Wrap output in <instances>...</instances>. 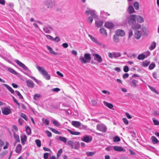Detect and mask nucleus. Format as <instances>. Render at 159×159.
<instances>
[{
	"mask_svg": "<svg viewBox=\"0 0 159 159\" xmlns=\"http://www.w3.org/2000/svg\"><path fill=\"white\" fill-rule=\"evenodd\" d=\"M91 59L90 54L89 53H85L84 55V57L81 56L79 58V60L82 63H86L89 61H90Z\"/></svg>",
	"mask_w": 159,
	"mask_h": 159,
	"instance_id": "2",
	"label": "nucleus"
},
{
	"mask_svg": "<svg viewBox=\"0 0 159 159\" xmlns=\"http://www.w3.org/2000/svg\"><path fill=\"white\" fill-rule=\"evenodd\" d=\"M93 18L92 17L89 16L87 18V21L90 24H91L93 22Z\"/></svg>",
	"mask_w": 159,
	"mask_h": 159,
	"instance_id": "46",
	"label": "nucleus"
},
{
	"mask_svg": "<svg viewBox=\"0 0 159 159\" xmlns=\"http://www.w3.org/2000/svg\"><path fill=\"white\" fill-rule=\"evenodd\" d=\"M82 141L86 143H89L92 140V137L89 136H87L81 139Z\"/></svg>",
	"mask_w": 159,
	"mask_h": 159,
	"instance_id": "12",
	"label": "nucleus"
},
{
	"mask_svg": "<svg viewBox=\"0 0 159 159\" xmlns=\"http://www.w3.org/2000/svg\"><path fill=\"white\" fill-rule=\"evenodd\" d=\"M113 52H109L108 53V57L111 59H112L113 58H114L113 56Z\"/></svg>",
	"mask_w": 159,
	"mask_h": 159,
	"instance_id": "56",
	"label": "nucleus"
},
{
	"mask_svg": "<svg viewBox=\"0 0 159 159\" xmlns=\"http://www.w3.org/2000/svg\"><path fill=\"white\" fill-rule=\"evenodd\" d=\"M44 5L47 7L48 8L52 9L56 6V3L52 0H46L43 2Z\"/></svg>",
	"mask_w": 159,
	"mask_h": 159,
	"instance_id": "3",
	"label": "nucleus"
},
{
	"mask_svg": "<svg viewBox=\"0 0 159 159\" xmlns=\"http://www.w3.org/2000/svg\"><path fill=\"white\" fill-rule=\"evenodd\" d=\"M42 75L45 79L47 80H50L51 78L50 75L48 74L47 72H46V73H44Z\"/></svg>",
	"mask_w": 159,
	"mask_h": 159,
	"instance_id": "27",
	"label": "nucleus"
},
{
	"mask_svg": "<svg viewBox=\"0 0 159 159\" xmlns=\"http://www.w3.org/2000/svg\"><path fill=\"white\" fill-rule=\"evenodd\" d=\"M2 110V114L5 115H7L11 113V110L8 108H3Z\"/></svg>",
	"mask_w": 159,
	"mask_h": 159,
	"instance_id": "8",
	"label": "nucleus"
},
{
	"mask_svg": "<svg viewBox=\"0 0 159 159\" xmlns=\"http://www.w3.org/2000/svg\"><path fill=\"white\" fill-rule=\"evenodd\" d=\"M133 32L132 30H130L129 31V38H130L132 36Z\"/></svg>",
	"mask_w": 159,
	"mask_h": 159,
	"instance_id": "61",
	"label": "nucleus"
},
{
	"mask_svg": "<svg viewBox=\"0 0 159 159\" xmlns=\"http://www.w3.org/2000/svg\"><path fill=\"white\" fill-rule=\"evenodd\" d=\"M67 130L72 134L75 135H79L80 134V132L77 131H74L70 129H67Z\"/></svg>",
	"mask_w": 159,
	"mask_h": 159,
	"instance_id": "29",
	"label": "nucleus"
},
{
	"mask_svg": "<svg viewBox=\"0 0 159 159\" xmlns=\"http://www.w3.org/2000/svg\"><path fill=\"white\" fill-rule=\"evenodd\" d=\"M155 66V64L154 63H152L149 66L148 68L150 70L153 69Z\"/></svg>",
	"mask_w": 159,
	"mask_h": 159,
	"instance_id": "51",
	"label": "nucleus"
},
{
	"mask_svg": "<svg viewBox=\"0 0 159 159\" xmlns=\"http://www.w3.org/2000/svg\"><path fill=\"white\" fill-rule=\"evenodd\" d=\"M153 122L155 125H159V121L156 120L155 119H153Z\"/></svg>",
	"mask_w": 159,
	"mask_h": 159,
	"instance_id": "57",
	"label": "nucleus"
},
{
	"mask_svg": "<svg viewBox=\"0 0 159 159\" xmlns=\"http://www.w3.org/2000/svg\"><path fill=\"white\" fill-rule=\"evenodd\" d=\"M116 35L117 36L123 37L125 35L124 31L122 30L118 29L116 31Z\"/></svg>",
	"mask_w": 159,
	"mask_h": 159,
	"instance_id": "10",
	"label": "nucleus"
},
{
	"mask_svg": "<svg viewBox=\"0 0 159 159\" xmlns=\"http://www.w3.org/2000/svg\"><path fill=\"white\" fill-rule=\"evenodd\" d=\"M71 124L73 126L77 128H79L81 125V124L80 122L76 121H72Z\"/></svg>",
	"mask_w": 159,
	"mask_h": 159,
	"instance_id": "14",
	"label": "nucleus"
},
{
	"mask_svg": "<svg viewBox=\"0 0 159 159\" xmlns=\"http://www.w3.org/2000/svg\"><path fill=\"white\" fill-rule=\"evenodd\" d=\"M93 55L94 57V60L99 63H101L102 61V59L101 57L98 54L93 53Z\"/></svg>",
	"mask_w": 159,
	"mask_h": 159,
	"instance_id": "5",
	"label": "nucleus"
},
{
	"mask_svg": "<svg viewBox=\"0 0 159 159\" xmlns=\"http://www.w3.org/2000/svg\"><path fill=\"white\" fill-rule=\"evenodd\" d=\"M67 144L68 145H70L71 147V148L72 149H73L74 148V146H73V142L71 140L67 142Z\"/></svg>",
	"mask_w": 159,
	"mask_h": 159,
	"instance_id": "48",
	"label": "nucleus"
},
{
	"mask_svg": "<svg viewBox=\"0 0 159 159\" xmlns=\"http://www.w3.org/2000/svg\"><path fill=\"white\" fill-rule=\"evenodd\" d=\"M8 70L11 73L14 74H16L17 72L13 69H12L11 68H8Z\"/></svg>",
	"mask_w": 159,
	"mask_h": 159,
	"instance_id": "50",
	"label": "nucleus"
},
{
	"mask_svg": "<svg viewBox=\"0 0 159 159\" xmlns=\"http://www.w3.org/2000/svg\"><path fill=\"white\" fill-rule=\"evenodd\" d=\"M131 28L133 30L139 29L141 28V25L138 23H136L132 25Z\"/></svg>",
	"mask_w": 159,
	"mask_h": 159,
	"instance_id": "16",
	"label": "nucleus"
},
{
	"mask_svg": "<svg viewBox=\"0 0 159 159\" xmlns=\"http://www.w3.org/2000/svg\"><path fill=\"white\" fill-rule=\"evenodd\" d=\"M148 87L152 91H154L155 93L157 94H159V93L154 88L150 86H148Z\"/></svg>",
	"mask_w": 159,
	"mask_h": 159,
	"instance_id": "54",
	"label": "nucleus"
},
{
	"mask_svg": "<svg viewBox=\"0 0 159 159\" xmlns=\"http://www.w3.org/2000/svg\"><path fill=\"white\" fill-rule=\"evenodd\" d=\"M96 153L95 152H86L87 156L88 157L92 156Z\"/></svg>",
	"mask_w": 159,
	"mask_h": 159,
	"instance_id": "33",
	"label": "nucleus"
},
{
	"mask_svg": "<svg viewBox=\"0 0 159 159\" xmlns=\"http://www.w3.org/2000/svg\"><path fill=\"white\" fill-rule=\"evenodd\" d=\"M8 152L7 151H4L1 153V157H3Z\"/></svg>",
	"mask_w": 159,
	"mask_h": 159,
	"instance_id": "55",
	"label": "nucleus"
},
{
	"mask_svg": "<svg viewBox=\"0 0 159 159\" xmlns=\"http://www.w3.org/2000/svg\"><path fill=\"white\" fill-rule=\"evenodd\" d=\"M25 74L29 76L31 79L34 80L36 83H38L39 82V81H38L34 77L32 76H30L28 75V74L26 73H25Z\"/></svg>",
	"mask_w": 159,
	"mask_h": 159,
	"instance_id": "44",
	"label": "nucleus"
},
{
	"mask_svg": "<svg viewBox=\"0 0 159 159\" xmlns=\"http://www.w3.org/2000/svg\"><path fill=\"white\" fill-rule=\"evenodd\" d=\"M14 137L15 139V141L16 143H18L20 142L19 137L18 135L14 134Z\"/></svg>",
	"mask_w": 159,
	"mask_h": 159,
	"instance_id": "39",
	"label": "nucleus"
},
{
	"mask_svg": "<svg viewBox=\"0 0 159 159\" xmlns=\"http://www.w3.org/2000/svg\"><path fill=\"white\" fill-rule=\"evenodd\" d=\"M103 103L105 106L110 109H112L113 107V105L111 103H109L104 101L103 102Z\"/></svg>",
	"mask_w": 159,
	"mask_h": 159,
	"instance_id": "20",
	"label": "nucleus"
},
{
	"mask_svg": "<svg viewBox=\"0 0 159 159\" xmlns=\"http://www.w3.org/2000/svg\"><path fill=\"white\" fill-rule=\"evenodd\" d=\"M62 152V149H60L59 150L57 154V159H58L60 155Z\"/></svg>",
	"mask_w": 159,
	"mask_h": 159,
	"instance_id": "45",
	"label": "nucleus"
},
{
	"mask_svg": "<svg viewBox=\"0 0 159 159\" xmlns=\"http://www.w3.org/2000/svg\"><path fill=\"white\" fill-rule=\"evenodd\" d=\"M88 36L93 42H95V43H96L98 41L94 37H93V36H92L90 34H89Z\"/></svg>",
	"mask_w": 159,
	"mask_h": 159,
	"instance_id": "43",
	"label": "nucleus"
},
{
	"mask_svg": "<svg viewBox=\"0 0 159 159\" xmlns=\"http://www.w3.org/2000/svg\"><path fill=\"white\" fill-rule=\"evenodd\" d=\"M138 81L137 80H133L130 83V85L133 87L135 88L137 86Z\"/></svg>",
	"mask_w": 159,
	"mask_h": 159,
	"instance_id": "19",
	"label": "nucleus"
},
{
	"mask_svg": "<svg viewBox=\"0 0 159 159\" xmlns=\"http://www.w3.org/2000/svg\"><path fill=\"white\" fill-rule=\"evenodd\" d=\"M123 70L125 72H128L129 70L128 67L126 66H125L124 67Z\"/></svg>",
	"mask_w": 159,
	"mask_h": 159,
	"instance_id": "59",
	"label": "nucleus"
},
{
	"mask_svg": "<svg viewBox=\"0 0 159 159\" xmlns=\"http://www.w3.org/2000/svg\"><path fill=\"white\" fill-rule=\"evenodd\" d=\"M113 40L114 42L116 43H117L119 42L120 39L116 35H114L113 37Z\"/></svg>",
	"mask_w": 159,
	"mask_h": 159,
	"instance_id": "24",
	"label": "nucleus"
},
{
	"mask_svg": "<svg viewBox=\"0 0 159 159\" xmlns=\"http://www.w3.org/2000/svg\"><path fill=\"white\" fill-rule=\"evenodd\" d=\"M60 40V38L59 37L57 36L54 39H53V41H55L56 42H59Z\"/></svg>",
	"mask_w": 159,
	"mask_h": 159,
	"instance_id": "64",
	"label": "nucleus"
},
{
	"mask_svg": "<svg viewBox=\"0 0 159 159\" xmlns=\"http://www.w3.org/2000/svg\"><path fill=\"white\" fill-rule=\"evenodd\" d=\"M100 31L101 34H102L103 35H105V37H106L107 36V34L106 30L104 28H100Z\"/></svg>",
	"mask_w": 159,
	"mask_h": 159,
	"instance_id": "25",
	"label": "nucleus"
},
{
	"mask_svg": "<svg viewBox=\"0 0 159 159\" xmlns=\"http://www.w3.org/2000/svg\"><path fill=\"white\" fill-rule=\"evenodd\" d=\"M15 62L17 64H18L21 67L25 70H26L29 72H31V71L29 69L27 66H26L24 64L21 62L20 61L18 60H16L15 61Z\"/></svg>",
	"mask_w": 159,
	"mask_h": 159,
	"instance_id": "6",
	"label": "nucleus"
},
{
	"mask_svg": "<svg viewBox=\"0 0 159 159\" xmlns=\"http://www.w3.org/2000/svg\"><path fill=\"white\" fill-rule=\"evenodd\" d=\"M52 123L53 124L55 125L56 126H59L60 124L58 123L57 121L55 120H52Z\"/></svg>",
	"mask_w": 159,
	"mask_h": 159,
	"instance_id": "52",
	"label": "nucleus"
},
{
	"mask_svg": "<svg viewBox=\"0 0 159 159\" xmlns=\"http://www.w3.org/2000/svg\"><path fill=\"white\" fill-rule=\"evenodd\" d=\"M141 33L139 31L136 30L134 33L135 38L137 39H140L141 36Z\"/></svg>",
	"mask_w": 159,
	"mask_h": 159,
	"instance_id": "15",
	"label": "nucleus"
},
{
	"mask_svg": "<svg viewBox=\"0 0 159 159\" xmlns=\"http://www.w3.org/2000/svg\"><path fill=\"white\" fill-rule=\"evenodd\" d=\"M49 129L52 132H53L55 134H61V133L60 132H59L57 130L55 129H53V128H50Z\"/></svg>",
	"mask_w": 159,
	"mask_h": 159,
	"instance_id": "41",
	"label": "nucleus"
},
{
	"mask_svg": "<svg viewBox=\"0 0 159 159\" xmlns=\"http://www.w3.org/2000/svg\"><path fill=\"white\" fill-rule=\"evenodd\" d=\"M137 16L135 15H132L129 17H127L125 21L124 20L125 24L128 22L130 25L133 24L136 22Z\"/></svg>",
	"mask_w": 159,
	"mask_h": 159,
	"instance_id": "1",
	"label": "nucleus"
},
{
	"mask_svg": "<svg viewBox=\"0 0 159 159\" xmlns=\"http://www.w3.org/2000/svg\"><path fill=\"white\" fill-rule=\"evenodd\" d=\"M113 140L114 142H116L120 141V139L119 137L118 136H116L113 137Z\"/></svg>",
	"mask_w": 159,
	"mask_h": 159,
	"instance_id": "40",
	"label": "nucleus"
},
{
	"mask_svg": "<svg viewBox=\"0 0 159 159\" xmlns=\"http://www.w3.org/2000/svg\"><path fill=\"white\" fill-rule=\"evenodd\" d=\"M36 67L42 75H43L44 73H46L47 71L43 67H41L39 66H37Z\"/></svg>",
	"mask_w": 159,
	"mask_h": 159,
	"instance_id": "9",
	"label": "nucleus"
},
{
	"mask_svg": "<svg viewBox=\"0 0 159 159\" xmlns=\"http://www.w3.org/2000/svg\"><path fill=\"white\" fill-rule=\"evenodd\" d=\"M150 63V62L147 61H145L143 63V66L144 67L147 66Z\"/></svg>",
	"mask_w": 159,
	"mask_h": 159,
	"instance_id": "42",
	"label": "nucleus"
},
{
	"mask_svg": "<svg viewBox=\"0 0 159 159\" xmlns=\"http://www.w3.org/2000/svg\"><path fill=\"white\" fill-rule=\"evenodd\" d=\"M59 139L61 141L63 142L64 143H66L67 142L66 139L64 137H62L61 136H60L59 137Z\"/></svg>",
	"mask_w": 159,
	"mask_h": 159,
	"instance_id": "38",
	"label": "nucleus"
},
{
	"mask_svg": "<svg viewBox=\"0 0 159 159\" xmlns=\"http://www.w3.org/2000/svg\"><path fill=\"white\" fill-rule=\"evenodd\" d=\"M156 46V43L155 42H153L152 43L150 46V47H149V49L151 50H153Z\"/></svg>",
	"mask_w": 159,
	"mask_h": 159,
	"instance_id": "37",
	"label": "nucleus"
},
{
	"mask_svg": "<svg viewBox=\"0 0 159 159\" xmlns=\"http://www.w3.org/2000/svg\"><path fill=\"white\" fill-rule=\"evenodd\" d=\"M97 129L99 130L104 133L107 130L106 126L102 124L98 125L97 126Z\"/></svg>",
	"mask_w": 159,
	"mask_h": 159,
	"instance_id": "4",
	"label": "nucleus"
},
{
	"mask_svg": "<svg viewBox=\"0 0 159 159\" xmlns=\"http://www.w3.org/2000/svg\"><path fill=\"white\" fill-rule=\"evenodd\" d=\"M21 148L22 147L21 144H18L16 148V152H17V153H19L21 151Z\"/></svg>",
	"mask_w": 159,
	"mask_h": 159,
	"instance_id": "23",
	"label": "nucleus"
},
{
	"mask_svg": "<svg viewBox=\"0 0 159 159\" xmlns=\"http://www.w3.org/2000/svg\"><path fill=\"white\" fill-rule=\"evenodd\" d=\"M105 26L106 27L110 29L113 27L114 25L112 23L108 22L105 23Z\"/></svg>",
	"mask_w": 159,
	"mask_h": 159,
	"instance_id": "13",
	"label": "nucleus"
},
{
	"mask_svg": "<svg viewBox=\"0 0 159 159\" xmlns=\"http://www.w3.org/2000/svg\"><path fill=\"white\" fill-rule=\"evenodd\" d=\"M145 58V56L144 54H139L138 57L137 59L140 60H143Z\"/></svg>",
	"mask_w": 159,
	"mask_h": 159,
	"instance_id": "34",
	"label": "nucleus"
},
{
	"mask_svg": "<svg viewBox=\"0 0 159 159\" xmlns=\"http://www.w3.org/2000/svg\"><path fill=\"white\" fill-rule=\"evenodd\" d=\"M15 92L16 93L17 95L19 97L20 99H23V98L22 95L18 91H16Z\"/></svg>",
	"mask_w": 159,
	"mask_h": 159,
	"instance_id": "47",
	"label": "nucleus"
},
{
	"mask_svg": "<svg viewBox=\"0 0 159 159\" xmlns=\"http://www.w3.org/2000/svg\"><path fill=\"white\" fill-rule=\"evenodd\" d=\"M113 55L114 58H115L120 57L121 56V54L120 53L118 52H113Z\"/></svg>",
	"mask_w": 159,
	"mask_h": 159,
	"instance_id": "31",
	"label": "nucleus"
},
{
	"mask_svg": "<svg viewBox=\"0 0 159 159\" xmlns=\"http://www.w3.org/2000/svg\"><path fill=\"white\" fill-rule=\"evenodd\" d=\"M45 132H46V134H47V136L48 137H51L52 134L51 132H50V131H46Z\"/></svg>",
	"mask_w": 159,
	"mask_h": 159,
	"instance_id": "63",
	"label": "nucleus"
},
{
	"mask_svg": "<svg viewBox=\"0 0 159 159\" xmlns=\"http://www.w3.org/2000/svg\"><path fill=\"white\" fill-rule=\"evenodd\" d=\"M151 139H152V142L153 144H155L159 142L158 140L154 136H152Z\"/></svg>",
	"mask_w": 159,
	"mask_h": 159,
	"instance_id": "30",
	"label": "nucleus"
},
{
	"mask_svg": "<svg viewBox=\"0 0 159 159\" xmlns=\"http://www.w3.org/2000/svg\"><path fill=\"white\" fill-rule=\"evenodd\" d=\"M44 31L46 33H50V31L48 29V27H46L43 29Z\"/></svg>",
	"mask_w": 159,
	"mask_h": 159,
	"instance_id": "58",
	"label": "nucleus"
},
{
	"mask_svg": "<svg viewBox=\"0 0 159 159\" xmlns=\"http://www.w3.org/2000/svg\"><path fill=\"white\" fill-rule=\"evenodd\" d=\"M20 116L23 118H24L26 121H27L28 118L27 116L24 114L21 113L20 114Z\"/></svg>",
	"mask_w": 159,
	"mask_h": 159,
	"instance_id": "53",
	"label": "nucleus"
},
{
	"mask_svg": "<svg viewBox=\"0 0 159 159\" xmlns=\"http://www.w3.org/2000/svg\"><path fill=\"white\" fill-rule=\"evenodd\" d=\"M103 22L102 20H98L95 22L96 25L97 26L100 27L103 24Z\"/></svg>",
	"mask_w": 159,
	"mask_h": 159,
	"instance_id": "26",
	"label": "nucleus"
},
{
	"mask_svg": "<svg viewBox=\"0 0 159 159\" xmlns=\"http://www.w3.org/2000/svg\"><path fill=\"white\" fill-rule=\"evenodd\" d=\"M26 131L27 133V134L30 135L31 134V129L28 126H27L25 127Z\"/></svg>",
	"mask_w": 159,
	"mask_h": 159,
	"instance_id": "32",
	"label": "nucleus"
},
{
	"mask_svg": "<svg viewBox=\"0 0 159 159\" xmlns=\"http://www.w3.org/2000/svg\"><path fill=\"white\" fill-rule=\"evenodd\" d=\"M47 47L49 51V52L51 54L55 55H57V53L53 51L52 48L50 47L47 46Z\"/></svg>",
	"mask_w": 159,
	"mask_h": 159,
	"instance_id": "21",
	"label": "nucleus"
},
{
	"mask_svg": "<svg viewBox=\"0 0 159 159\" xmlns=\"http://www.w3.org/2000/svg\"><path fill=\"white\" fill-rule=\"evenodd\" d=\"M12 93H14V90L12 89V88L6 84H3Z\"/></svg>",
	"mask_w": 159,
	"mask_h": 159,
	"instance_id": "22",
	"label": "nucleus"
},
{
	"mask_svg": "<svg viewBox=\"0 0 159 159\" xmlns=\"http://www.w3.org/2000/svg\"><path fill=\"white\" fill-rule=\"evenodd\" d=\"M40 97V94H35L34 95V100H37L36 98H39Z\"/></svg>",
	"mask_w": 159,
	"mask_h": 159,
	"instance_id": "62",
	"label": "nucleus"
},
{
	"mask_svg": "<svg viewBox=\"0 0 159 159\" xmlns=\"http://www.w3.org/2000/svg\"><path fill=\"white\" fill-rule=\"evenodd\" d=\"M35 142L38 147H40L41 146V142L39 139H36Z\"/></svg>",
	"mask_w": 159,
	"mask_h": 159,
	"instance_id": "49",
	"label": "nucleus"
},
{
	"mask_svg": "<svg viewBox=\"0 0 159 159\" xmlns=\"http://www.w3.org/2000/svg\"><path fill=\"white\" fill-rule=\"evenodd\" d=\"M26 83L28 87L31 88H32L34 87V84L31 80H27Z\"/></svg>",
	"mask_w": 159,
	"mask_h": 159,
	"instance_id": "11",
	"label": "nucleus"
},
{
	"mask_svg": "<svg viewBox=\"0 0 159 159\" xmlns=\"http://www.w3.org/2000/svg\"><path fill=\"white\" fill-rule=\"evenodd\" d=\"M137 21L140 23H142L144 21V19L143 17L140 16H138L137 17Z\"/></svg>",
	"mask_w": 159,
	"mask_h": 159,
	"instance_id": "35",
	"label": "nucleus"
},
{
	"mask_svg": "<svg viewBox=\"0 0 159 159\" xmlns=\"http://www.w3.org/2000/svg\"><path fill=\"white\" fill-rule=\"evenodd\" d=\"M122 120L125 125H128L129 124V122L126 118H123Z\"/></svg>",
	"mask_w": 159,
	"mask_h": 159,
	"instance_id": "60",
	"label": "nucleus"
},
{
	"mask_svg": "<svg viewBox=\"0 0 159 159\" xmlns=\"http://www.w3.org/2000/svg\"><path fill=\"white\" fill-rule=\"evenodd\" d=\"M85 13L88 16L90 13L92 16L93 17L95 18H97L98 17L95 14V11L94 10H89L86 11H85Z\"/></svg>",
	"mask_w": 159,
	"mask_h": 159,
	"instance_id": "7",
	"label": "nucleus"
},
{
	"mask_svg": "<svg viewBox=\"0 0 159 159\" xmlns=\"http://www.w3.org/2000/svg\"><path fill=\"white\" fill-rule=\"evenodd\" d=\"M134 6L136 10H138L139 9V4L138 2H135L134 4Z\"/></svg>",
	"mask_w": 159,
	"mask_h": 159,
	"instance_id": "36",
	"label": "nucleus"
},
{
	"mask_svg": "<svg viewBox=\"0 0 159 159\" xmlns=\"http://www.w3.org/2000/svg\"><path fill=\"white\" fill-rule=\"evenodd\" d=\"M128 11L129 14H132L135 12V10L132 5H130L128 8Z\"/></svg>",
	"mask_w": 159,
	"mask_h": 159,
	"instance_id": "18",
	"label": "nucleus"
},
{
	"mask_svg": "<svg viewBox=\"0 0 159 159\" xmlns=\"http://www.w3.org/2000/svg\"><path fill=\"white\" fill-rule=\"evenodd\" d=\"M114 149L117 151L121 152L123 150V148L122 147L115 146L114 147Z\"/></svg>",
	"mask_w": 159,
	"mask_h": 159,
	"instance_id": "28",
	"label": "nucleus"
},
{
	"mask_svg": "<svg viewBox=\"0 0 159 159\" xmlns=\"http://www.w3.org/2000/svg\"><path fill=\"white\" fill-rule=\"evenodd\" d=\"M20 138L21 143L24 145L26 141L27 136L25 135H23L21 136Z\"/></svg>",
	"mask_w": 159,
	"mask_h": 159,
	"instance_id": "17",
	"label": "nucleus"
}]
</instances>
